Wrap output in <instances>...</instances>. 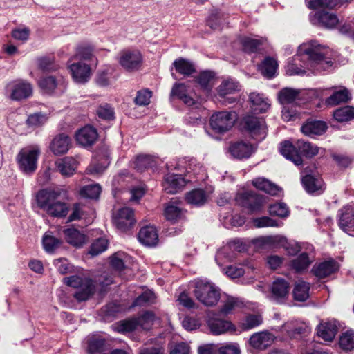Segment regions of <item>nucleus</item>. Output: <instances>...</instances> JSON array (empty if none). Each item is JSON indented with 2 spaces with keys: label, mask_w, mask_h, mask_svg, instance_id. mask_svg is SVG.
<instances>
[{
  "label": "nucleus",
  "mask_w": 354,
  "mask_h": 354,
  "mask_svg": "<svg viewBox=\"0 0 354 354\" xmlns=\"http://www.w3.org/2000/svg\"><path fill=\"white\" fill-rule=\"evenodd\" d=\"M325 49L315 41L303 43L298 48L297 55L289 59L286 66L289 75L318 73L333 65V62L326 57Z\"/></svg>",
  "instance_id": "f257e3e1"
},
{
  "label": "nucleus",
  "mask_w": 354,
  "mask_h": 354,
  "mask_svg": "<svg viewBox=\"0 0 354 354\" xmlns=\"http://www.w3.org/2000/svg\"><path fill=\"white\" fill-rule=\"evenodd\" d=\"M60 192L51 189H41L36 196L38 206L53 217H64L66 216L68 207L59 198Z\"/></svg>",
  "instance_id": "f03ea898"
},
{
  "label": "nucleus",
  "mask_w": 354,
  "mask_h": 354,
  "mask_svg": "<svg viewBox=\"0 0 354 354\" xmlns=\"http://www.w3.org/2000/svg\"><path fill=\"white\" fill-rule=\"evenodd\" d=\"M319 150V148L317 145L303 140H299L296 146H294L290 141H283L281 143L279 148L281 154L296 165H301L303 162L300 154L312 158L318 154Z\"/></svg>",
  "instance_id": "7ed1b4c3"
},
{
  "label": "nucleus",
  "mask_w": 354,
  "mask_h": 354,
  "mask_svg": "<svg viewBox=\"0 0 354 354\" xmlns=\"http://www.w3.org/2000/svg\"><path fill=\"white\" fill-rule=\"evenodd\" d=\"M195 297L206 306H213L220 299V290L214 283L205 281H197L193 291Z\"/></svg>",
  "instance_id": "20e7f679"
},
{
  "label": "nucleus",
  "mask_w": 354,
  "mask_h": 354,
  "mask_svg": "<svg viewBox=\"0 0 354 354\" xmlns=\"http://www.w3.org/2000/svg\"><path fill=\"white\" fill-rule=\"evenodd\" d=\"M40 154L38 147L24 148L16 156V162L21 171L26 175L33 174L37 168V160Z\"/></svg>",
  "instance_id": "39448f33"
},
{
  "label": "nucleus",
  "mask_w": 354,
  "mask_h": 354,
  "mask_svg": "<svg viewBox=\"0 0 354 354\" xmlns=\"http://www.w3.org/2000/svg\"><path fill=\"white\" fill-rule=\"evenodd\" d=\"M65 282L68 286L77 289L74 293V297L78 301H84L88 299L95 290V286L93 281L88 278H82L73 275L65 278Z\"/></svg>",
  "instance_id": "423d86ee"
},
{
  "label": "nucleus",
  "mask_w": 354,
  "mask_h": 354,
  "mask_svg": "<svg viewBox=\"0 0 354 354\" xmlns=\"http://www.w3.org/2000/svg\"><path fill=\"white\" fill-rule=\"evenodd\" d=\"M237 120L234 111H219L214 113L209 120L212 129L216 133H224L228 131Z\"/></svg>",
  "instance_id": "0eeeda50"
},
{
  "label": "nucleus",
  "mask_w": 354,
  "mask_h": 354,
  "mask_svg": "<svg viewBox=\"0 0 354 354\" xmlns=\"http://www.w3.org/2000/svg\"><path fill=\"white\" fill-rule=\"evenodd\" d=\"M118 62L125 71H136L142 66V56L137 50H124L118 55Z\"/></svg>",
  "instance_id": "6e6552de"
},
{
  "label": "nucleus",
  "mask_w": 354,
  "mask_h": 354,
  "mask_svg": "<svg viewBox=\"0 0 354 354\" xmlns=\"http://www.w3.org/2000/svg\"><path fill=\"white\" fill-rule=\"evenodd\" d=\"M242 125L253 138L258 140L265 138L266 128L265 121L262 118L248 115L243 118Z\"/></svg>",
  "instance_id": "1a4fd4ad"
},
{
  "label": "nucleus",
  "mask_w": 354,
  "mask_h": 354,
  "mask_svg": "<svg viewBox=\"0 0 354 354\" xmlns=\"http://www.w3.org/2000/svg\"><path fill=\"white\" fill-rule=\"evenodd\" d=\"M236 201L239 205L245 207L251 212L260 211L264 203L263 198L253 192L238 194Z\"/></svg>",
  "instance_id": "9d476101"
},
{
  "label": "nucleus",
  "mask_w": 354,
  "mask_h": 354,
  "mask_svg": "<svg viewBox=\"0 0 354 354\" xmlns=\"http://www.w3.org/2000/svg\"><path fill=\"white\" fill-rule=\"evenodd\" d=\"M6 91L10 93L12 100L19 101L32 95V87L30 83L24 80H15L6 86Z\"/></svg>",
  "instance_id": "9b49d317"
},
{
  "label": "nucleus",
  "mask_w": 354,
  "mask_h": 354,
  "mask_svg": "<svg viewBox=\"0 0 354 354\" xmlns=\"http://www.w3.org/2000/svg\"><path fill=\"white\" fill-rule=\"evenodd\" d=\"M136 223L133 210L129 207L120 209L113 217V223L121 232H127Z\"/></svg>",
  "instance_id": "f8f14e48"
},
{
  "label": "nucleus",
  "mask_w": 354,
  "mask_h": 354,
  "mask_svg": "<svg viewBox=\"0 0 354 354\" xmlns=\"http://www.w3.org/2000/svg\"><path fill=\"white\" fill-rule=\"evenodd\" d=\"M73 80L77 83L84 84L91 77V67L82 62L73 63L68 66Z\"/></svg>",
  "instance_id": "ddd939ff"
},
{
  "label": "nucleus",
  "mask_w": 354,
  "mask_h": 354,
  "mask_svg": "<svg viewBox=\"0 0 354 354\" xmlns=\"http://www.w3.org/2000/svg\"><path fill=\"white\" fill-rule=\"evenodd\" d=\"M39 87L46 93H53L56 90L60 92L65 88L64 81L61 77L48 76L42 77L39 81Z\"/></svg>",
  "instance_id": "4468645a"
},
{
  "label": "nucleus",
  "mask_w": 354,
  "mask_h": 354,
  "mask_svg": "<svg viewBox=\"0 0 354 354\" xmlns=\"http://www.w3.org/2000/svg\"><path fill=\"white\" fill-rule=\"evenodd\" d=\"M97 130L91 126H85L75 134L78 144L85 147L92 146L97 140Z\"/></svg>",
  "instance_id": "2eb2a0df"
},
{
  "label": "nucleus",
  "mask_w": 354,
  "mask_h": 354,
  "mask_svg": "<svg viewBox=\"0 0 354 354\" xmlns=\"http://www.w3.org/2000/svg\"><path fill=\"white\" fill-rule=\"evenodd\" d=\"M301 183L305 190L309 194L319 195L324 191L323 180L318 176L306 174L302 176Z\"/></svg>",
  "instance_id": "dca6fc26"
},
{
  "label": "nucleus",
  "mask_w": 354,
  "mask_h": 354,
  "mask_svg": "<svg viewBox=\"0 0 354 354\" xmlns=\"http://www.w3.org/2000/svg\"><path fill=\"white\" fill-rule=\"evenodd\" d=\"M229 151L234 158L241 160L250 158L254 149L251 144L241 141L232 143Z\"/></svg>",
  "instance_id": "f3484780"
},
{
  "label": "nucleus",
  "mask_w": 354,
  "mask_h": 354,
  "mask_svg": "<svg viewBox=\"0 0 354 354\" xmlns=\"http://www.w3.org/2000/svg\"><path fill=\"white\" fill-rule=\"evenodd\" d=\"M337 270V263L334 260H329L315 264L311 272L316 277L324 279L335 272Z\"/></svg>",
  "instance_id": "a211bd4d"
},
{
  "label": "nucleus",
  "mask_w": 354,
  "mask_h": 354,
  "mask_svg": "<svg viewBox=\"0 0 354 354\" xmlns=\"http://www.w3.org/2000/svg\"><path fill=\"white\" fill-rule=\"evenodd\" d=\"M289 283L285 279H277L272 285V298L278 303L283 302L289 292Z\"/></svg>",
  "instance_id": "6ab92c4d"
},
{
  "label": "nucleus",
  "mask_w": 354,
  "mask_h": 354,
  "mask_svg": "<svg viewBox=\"0 0 354 354\" xmlns=\"http://www.w3.org/2000/svg\"><path fill=\"white\" fill-rule=\"evenodd\" d=\"M62 234L66 241L75 248H81L87 242L86 236L75 228L64 229Z\"/></svg>",
  "instance_id": "aec40b11"
},
{
  "label": "nucleus",
  "mask_w": 354,
  "mask_h": 354,
  "mask_svg": "<svg viewBox=\"0 0 354 354\" xmlns=\"http://www.w3.org/2000/svg\"><path fill=\"white\" fill-rule=\"evenodd\" d=\"M185 185V179L178 174H168L162 183L165 191L168 194H175Z\"/></svg>",
  "instance_id": "412c9836"
},
{
  "label": "nucleus",
  "mask_w": 354,
  "mask_h": 354,
  "mask_svg": "<svg viewBox=\"0 0 354 354\" xmlns=\"http://www.w3.org/2000/svg\"><path fill=\"white\" fill-rule=\"evenodd\" d=\"M170 98H177L189 106L195 104L194 100L189 95L187 86L184 83H175L173 85Z\"/></svg>",
  "instance_id": "4be33fe9"
},
{
  "label": "nucleus",
  "mask_w": 354,
  "mask_h": 354,
  "mask_svg": "<svg viewBox=\"0 0 354 354\" xmlns=\"http://www.w3.org/2000/svg\"><path fill=\"white\" fill-rule=\"evenodd\" d=\"M71 147L70 138L64 133L56 136L52 140L50 148L52 152L59 156L66 153Z\"/></svg>",
  "instance_id": "5701e85b"
},
{
  "label": "nucleus",
  "mask_w": 354,
  "mask_h": 354,
  "mask_svg": "<svg viewBox=\"0 0 354 354\" xmlns=\"http://www.w3.org/2000/svg\"><path fill=\"white\" fill-rule=\"evenodd\" d=\"M328 127L325 122L321 120H308L301 128L304 134L313 136L322 135L326 131Z\"/></svg>",
  "instance_id": "b1692460"
},
{
  "label": "nucleus",
  "mask_w": 354,
  "mask_h": 354,
  "mask_svg": "<svg viewBox=\"0 0 354 354\" xmlns=\"http://www.w3.org/2000/svg\"><path fill=\"white\" fill-rule=\"evenodd\" d=\"M138 239L145 245H156L158 241V235L156 229L151 225L142 227L138 234Z\"/></svg>",
  "instance_id": "393cba45"
},
{
  "label": "nucleus",
  "mask_w": 354,
  "mask_h": 354,
  "mask_svg": "<svg viewBox=\"0 0 354 354\" xmlns=\"http://www.w3.org/2000/svg\"><path fill=\"white\" fill-rule=\"evenodd\" d=\"M207 323L211 332L214 335H220L234 330L233 324L225 319L212 317L209 319Z\"/></svg>",
  "instance_id": "a878e982"
},
{
  "label": "nucleus",
  "mask_w": 354,
  "mask_h": 354,
  "mask_svg": "<svg viewBox=\"0 0 354 354\" xmlns=\"http://www.w3.org/2000/svg\"><path fill=\"white\" fill-rule=\"evenodd\" d=\"M314 18L321 26L331 29L335 28L339 23L337 16L332 12L319 11L317 12Z\"/></svg>",
  "instance_id": "bb28decb"
},
{
  "label": "nucleus",
  "mask_w": 354,
  "mask_h": 354,
  "mask_svg": "<svg viewBox=\"0 0 354 354\" xmlns=\"http://www.w3.org/2000/svg\"><path fill=\"white\" fill-rule=\"evenodd\" d=\"M252 185L257 189L272 196H279L281 188L264 178H257L253 180Z\"/></svg>",
  "instance_id": "cd10ccee"
},
{
  "label": "nucleus",
  "mask_w": 354,
  "mask_h": 354,
  "mask_svg": "<svg viewBox=\"0 0 354 354\" xmlns=\"http://www.w3.org/2000/svg\"><path fill=\"white\" fill-rule=\"evenodd\" d=\"M337 332L335 322H322L317 327V335L325 341H332Z\"/></svg>",
  "instance_id": "c85d7f7f"
},
{
  "label": "nucleus",
  "mask_w": 354,
  "mask_h": 354,
  "mask_svg": "<svg viewBox=\"0 0 354 354\" xmlns=\"http://www.w3.org/2000/svg\"><path fill=\"white\" fill-rule=\"evenodd\" d=\"M151 316L152 315L150 313H146L140 317L124 321L121 324L120 330L129 332L136 330L138 326H140L144 329H147L148 327L144 326V324L145 322L148 324L149 319Z\"/></svg>",
  "instance_id": "c756f323"
},
{
  "label": "nucleus",
  "mask_w": 354,
  "mask_h": 354,
  "mask_svg": "<svg viewBox=\"0 0 354 354\" xmlns=\"http://www.w3.org/2000/svg\"><path fill=\"white\" fill-rule=\"evenodd\" d=\"M339 226L344 232L354 236V212L348 209L342 212L339 219Z\"/></svg>",
  "instance_id": "7c9ffc66"
},
{
  "label": "nucleus",
  "mask_w": 354,
  "mask_h": 354,
  "mask_svg": "<svg viewBox=\"0 0 354 354\" xmlns=\"http://www.w3.org/2000/svg\"><path fill=\"white\" fill-rule=\"evenodd\" d=\"M272 341V335L270 333L260 332L253 334L250 338V344L254 348L263 349L268 346Z\"/></svg>",
  "instance_id": "2f4dec72"
},
{
  "label": "nucleus",
  "mask_w": 354,
  "mask_h": 354,
  "mask_svg": "<svg viewBox=\"0 0 354 354\" xmlns=\"http://www.w3.org/2000/svg\"><path fill=\"white\" fill-rule=\"evenodd\" d=\"M57 170L64 176H72L75 171L77 162L72 157H65L55 162Z\"/></svg>",
  "instance_id": "473e14b6"
},
{
  "label": "nucleus",
  "mask_w": 354,
  "mask_h": 354,
  "mask_svg": "<svg viewBox=\"0 0 354 354\" xmlns=\"http://www.w3.org/2000/svg\"><path fill=\"white\" fill-rule=\"evenodd\" d=\"M239 83L231 78L223 80L217 88V91L221 97H225L227 95L234 94L240 91Z\"/></svg>",
  "instance_id": "72a5a7b5"
},
{
  "label": "nucleus",
  "mask_w": 354,
  "mask_h": 354,
  "mask_svg": "<svg viewBox=\"0 0 354 354\" xmlns=\"http://www.w3.org/2000/svg\"><path fill=\"white\" fill-rule=\"evenodd\" d=\"M173 65L176 71L184 76H191L196 72L194 64L184 58L176 59L173 62Z\"/></svg>",
  "instance_id": "f704fd0d"
},
{
  "label": "nucleus",
  "mask_w": 354,
  "mask_h": 354,
  "mask_svg": "<svg viewBox=\"0 0 354 354\" xmlns=\"http://www.w3.org/2000/svg\"><path fill=\"white\" fill-rule=\"evenodd\" d=\"M292 324L287 323L283 328L287 331L290 337L297 338L299 336H306L310 332V327L304 323L297 324L294 328L291 327Z\"/></svg>",
  "instance_id": "c9c22d12"
},
{
  "label": "nucleus",
  "mask_w": 354,
  "mask_h": 354,
  "mask_svg": "<svg viewBox=\"0 0 354 354\" xmlns=\"http://www.w3.org/2000/svg\"><path fill=\"white\" fill-rule=\"evenodd\" d=\"M207 196L204 190L201 189H196L186 195V201L188 203L194 205H203L207 201Z\"/></svg>",
  "instance_id": "e433bc0d"
},
{
  "label": "nucleus",
  "mask_w": 354,
  "mask_h": 354,
  "mask_svg": "<svg viewBox=\"0 0 354 354\" xmlns=\"http://www.w3.org/2000/svg\"><path fill=\"white\" fill-rule=\"evenodd\" d=\"M311 263L312 261L310 259L308 254L306 252H302L292 260L291 267L297 272H301L307 270Z\"/></svg>",
  "instance_id": "4c0bfd02"
},
{
  "label": "nucleus",
  "mask_w": 354,
  "mask_h": 354,
  "mask_svg": "<svg viewBox=\"0 0 354 354\" xmlns=\"http://www.w3.org/2000/svg\"><path fill=\"white\" fill-rule=\"evenodd\" d=\"M277 67V61L270 57H266L259 66L262 75L268 78L274 76Z\"/></svg>",
  "instance_id": "58836bf2"
},
{
  "label": "nucleus",
  "mask_w": 354,
  "mask_h": 354,
  "mask_svg": "<svg viewBox=\"0 0 354 354\" xmlns=\"http://www.w3.org/2000/svg\"><path fill=\"white\" fill-rule=\"evenodd\" d=\"M88 352L90 354L100 353L104 351L105 339L100 336L89 337L87 340Z\"/></svg>",
  "instance_id": "ea45409f"
},
{
  "label": "nucleus",
  "mask_w": 354,
  "mask_h": 354,
  "mask_svg": "<svg viewBox=\"0 0 354 354\" xmlns=\"http://www.w3.org/2000/svg\"><path fill=\"white\" fill-rule=\"evenodd\" d=\"M310 286L308 283L299 281L293 290L294 299L299 301H304L309 297Z\"/></svg>",
  "instance_id": "a19ab883"
},
{
  "label": "nucleus",
  "mask_w": 354,
  "mask_h": 354,
  "mask_svg": "<svg viewBox=\"0 0 354 354\" xmlns=\"http://www.w3.org/2000/svg\"><path fill=\"white\" fill-rule=\"evenodd\" d=\"M250 102L252 104V108L254 111L258 113L265 112L268 110L270 105L263 99V97L259 93H252L249 96Z\"/></svg>",
  "instance_id": "79ce46f5"
},
{
  "label": "nucleus",
  "mask_w": 354,
  "mask_h": 354,
  "mask_svg": "<svg viewBox=\"0 0 354 354\" xmlns=\"http://www.w3.org/2000/svg\"><path fill=\"white\" fill-rule=\"evenodd\" d=\"M155 160L151 156L139 155L133 162V167L138 171H143L148 168L154 167Z\"/></svg>",
  "instance_id": "37998d69"
},
{
  "label": "nucleus",
  "mask_w": 354,
  "mask_h": 354,
  "mask_svg": "<svg viewBox=\"0 0 354 354\" xmlns=\"http://www.w3.org/2000/svg\"><path fill=\"white\" fill-rule=\"evenodd\" d=\"M42 244L46 252L53 253L62 244V241L46 232L43 236Z\"/></svg>",
  "instance_id": "c03bdc74"
},
{
  "label": "nucleus",
  "mask_w": 354,
  "mask_h": 354,
  "mask_svg": "<svg viewBox=\"0 0 354 354\" xmlns=\"http://www.w3.org/2000/svg\"><path fill=\"white\" fill-rule=\"evenodd\" d=\"M299 93V91L297 89L284 88L279 91L278 98L281 104H288L298 97Z\"/></svg>",
  "instance_id": "a18cd8bd"
},
{
  "label": "nucleus",
  "mask_w": 354,
  "mask_h": 354,
  "mask_svg": "<svg viewBox=\"0 0 354 354\" xmlns=\"http://www.w3.org/2000/svg\"><path fill=\"white\" fill-rule=\"evenodd\" d=\"M48 119V117L47 114L37 112L30 114L28 116L26 122L29 128L35 129L44 125L47 122Z\"/></svg>",
  "instance_id": "49530a36"
},
{
  "label": "nucleus",
  "mask_w": 354,
  "mask_h": 354,
  "mask_svg": "<svg viewBox=\"0 0 354 354\" xmlns=\"http://www.w3.org/2000/svg\"><path fill=\"white\" fill-rule=\"evenodd\" d=\"M95 54V48L90 44H80L76 48L75 57L84 60H91Z\"/></svg>",
  "instance_id": "de8ad7c7"
},
{
  "label": "nucleus",
  "mask_w": 354,
  "mask_h": 354,
  "mask_svg": "<svg viewBox=\"0 0 354 354\" xmlns=\"http://www.w3.org/2000/svg\"><path fill=\"white\" fill-rule=\"evenodd\" d=\"M165 216L167 221L175 223L183 216L182 209L173 204H169L165 209Z\"/></svg>",
  "instance_id": "09e8293b"
},
{
  "label": "nucleus",
  "mask_w": 354,
  "mask_h": 354,
  "mask_svg": "<svg viewBox=\"0 0 354 354\" xmlns=\"http://www.w3.org/2000/svg\"><path fill=\"white\" fill-rule=\"evenodd\" d=\"M334 118L338 122H346L354 119V107L344 106L337 109L333 113Z\"/></svg>",
  "instance_id": "8fccbe9b"
},
{
  "label": "nucleus",
  "mask_w": 354,
  "mask_h": 354,
  "mask_svg": "<svg viewBox=\"0 0 354 354\" xmlns=\"http://www.w3.org/2000/svg\"><path fill=\"white\" fill-rule=\"evenodd\" d=\"M351 97L348 90L342 89L335 92L326 100L328 105L335 106L342 102H346Z\"/></svg>",
  "instance_id": "3c124183"
},
{
  "label": "nucleus",
  "mask_w": 354,
  "mask_h": 354,
  "mask_svg": "<svg viewBox=\"0 0 354 354\" xmlns=\"http://www.w3.org/2000/svg\"><path fill=\"white\" fill-rule=\"evenodd\" d=\"M243 48L245 52L254 53L259 46L263 44V39H253L250 37H243L241 40Z\"/></svg>",
  "instance_id": "603ef678"
},
{
  "label": "nucleus",
  "mask_w": 354,
  "mask_h": 354,
  "mask_svg": "<svg viewBox=\"0 0 354 354\" xmlns=\"http://www.w3.org/2000/svg\"><path fill=\"white\" fill-rule=\"evenodd\" d=\"M269 212L271 216L286 218L290 214L289 209L286 203L280 202L269 206Z\"/></svg>",
  "instance_id": "864d4df0"
},
{
  "label": "nucleus",
  "mask_w": 354,
  "mask_h": 354,
  "mask_svg": "<svg viewBox=\"0 0 354 354\" xmlns=\"http://www.w3.org/2000/svg\"><path fill=\"white\" fill-rule=\"evenodd\" d=\"M101 192V187L99 184L88 185L83 187L80 190V194L83 197L97 199Z\"/></svg>",
  "instance_id": "5fc2aeb1"
},
{
  "label": "nucleus",
  "mask_w": 354,
  "mask_h": 354,
  "mask_svg": "<svg viewBox=\"0 0 354 354\" xmlns=\"http://www.w3.org/2000/svg\"><path fill=\"white\" fill-rule=\"evenodd\" d=\"M155 294L151 290H147L144 292L133 301L132 306H142L152 304L155 303Z\"/></svg>",
  "instance_id": "6e6d98bb"
},
{
  "label": "nucleus",
  "mask_w": 354,
  "mask_h": 354,
  "mask_svg": "<svg viewBox=\"0 0 354 354\" xmlns=\"http://www.w3.org/2000/svg\"><path fill=\"white\" fill-rule=\"evenodd\" d=\"M108 248V240L105 238L96 239L91 245L89 254L96 256L104 252Z\"/></svg>",
  "instance_id": "4d7b16f0"
},
{
  "label": "nucleus",
  "mask_w": 354,
  "mask_h": 354,
  "mask_svg": "<svg viewBox=\"0 0 354 354\" xmlns=\"http://www.w3.org/2000/svg\"><path fill=\"white\" fill-rule=\"evenodd\" d=\"M306 2L308 8L312 10L335 8V3L333 0H306Z\"/></svg>",
  "instance_id": "13d9d810"
},
{
  "label": "nucleus",
  "mask_w": 354,
  "mask_h": 354,
  "mask_svg": "<svg viewBox=\"0 0 354 354\" xmlns=\"http://www.w3.org/2000/svg\"><path fill=\"white\" fill-rule=\"evenodd\" d=\"M230 252L231 249L229 246L224 247L217 252L215 259L218 266H222L225 263L233 260L234 256L230 255Z\"/></svg>",
  "instance_id": "bf43d9fd"
},
{
  "label": "nucleus",
  "mask_w": 354,
  "mask_h": 354,
  "mask_svg": "<svg viewBox=\"0 0 354 354\" xmlns=\"http://www.w3.org/2000/svg\"><path fill=\"white\" fill-rule=\"evenodd\" d=\"M340 347L346 351H351L354 348V333L346 332L340 337Z\"/></svg>",
  "instance_id": "052dcab7"
},
{
  "label": "nucleus",
  "mask_w": 354,
  "mask_h": 354,
  "mask_svg": "<svg viewBox=\"0 0 354 354\" xmlns=\"http://www.w3.org/2000/svg\"><path fill=\"white\" fill-rule=\"evenodd\" d=\"M97 114L99 118L103 120H113L114 118L113 109L106 103L102 104L99 106L97 109Z\"/></svg>",
  "instance_id": "680f3d73"
},
{
  "label": "nucleus",
  "mask_w": 354,
  "mask_h": 354,
  "mask_svg": "<svg viewBox=\"0 0 354 354\" xmlns=\"http://www.w3.org/2000/svg\"><path fill=\"white\" fill-rule=\"evenodd\" d=\"M262 323V318L257 315H248L242 323V328L243 330H250L256 326H258Z\"/></svg>",
  "instance_id": "e2e57ef3"
},
{
  "label": "nucleus",
  "mask_w": 354,
  "mask_h": 354,
  "mask_svg": "<svg viewBox=\"0 0 354 354\" xmlns=\"http://www.w3.org/2000/svg\"><path fill=\"white\" fill-rule=\"evenodd\" d=\"M214 77V73L211 71H203L201 72L197 77V82L199 85L205 90L207 91L210 90L209 84Z\"/></svg>",
  "instance_id": "0e129e2a"
},
{
  "label": "nucleus",
  "mask_w": 354,
  "mask_h": 354,
  "mask_svg": "<svg viewBox=\"0 0 354 354\" xmlns=\"http://www.w3.org/2000/svg\"><path fill=\"white\" fill-rule=\"evenodd\" d=\"M53 264L62 274H66L71 272L72 266L65 258L55 259Z\"/></svg>",
  "instance_id": "69168bd1"
},
{
  "label": "nucleus",
  "mask_w": 354,
  "mask_h": 354,
  "mask_svg": "<svg viewBox=\"0 0 354 354\" xmlns=\"http://www.w3.org/2000/svg\"><path fill=\"white\" fill-rule=\"evenodd\" d=\"M151 93L147 90L138 91L134 102L137 105L145 106L149 104Z\"/></svg>",
  "instance_id": "338daca9"
},
{
  "label": "nucleus",
  "mask_w": 354,
  "mask_h": 354,
  "mask_svg": "<svg viewBox=\"0 0 354 354\" xmlns=\"http://www.w3.org/2000/svg\"><path fill=\"white\" fill-rule=\"evenodd\" d=\"M218 354H240L241 351L237 344H227L218 350Z\"/></svg>",
  "instance_id": "774afa93"
}]
</instances>
